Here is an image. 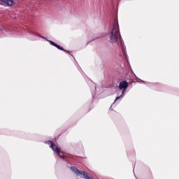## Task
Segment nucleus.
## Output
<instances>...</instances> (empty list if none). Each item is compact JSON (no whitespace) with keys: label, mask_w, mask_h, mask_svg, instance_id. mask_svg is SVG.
<instances>
[{"label":"nucleus","mask_w":179,"mask_h":179,"mask_svg":"<svg viewBox=\"0 0 179 179\" xmlns=\"http://www.w3.org/2000/svg\"><path fill=\"white\" fill-rule=\"evenodd\" d=\"M120 40L121 45H122V38L120 33V25L118 24V18H115L113 29L110 36V43L114 44Z\"/></svg>","instance_id":"obj_1"},{"label":"nucleus","mask_w":179,"mask_h":179,"mask_svg":"<svg viewBox=\"0 0 179 179\" xmlns=\"http://www.w3.org/2000/svg\"><path fill=\"white\" fill-rule=\"evenodd\" d=\"M71 171H73L76 176H78V177H82V178H85V179H94L93 176L87 173V172H85L83 171H80L78 169V168L71 166Z\"/></svg>","instance_id":"obj_2"},{"label":"nucleus","mask_w":179,"mask_h":179,"mask_svg":"<svg viewBox=\"0 0 179 179\" xmlns=\"http://www.w3.org/2000/svg\"><path fill=\"white\" fill-rule=\"evenodd\" d=\"M48 143L49 145H50V149H52V150H53V152H55V153L58 155V156H59V157H61V159H65L64 155H60L61 150L59 149V148L57 145H55L52 141H48Z\"/></svg>","instance_id":"obj_3"},{"label":"nucleus","mask_w":179,"mask_h":179,"mask_svg":"<svg viewBox=\"0 0 179 179\" xmlns=\"http://www.w3.org/2000/svg\"><path fill=\"white\" fill-rule=\"evenodd\" d=\"M127 87H128V82L127 81H122L120 85H119V89H120V90H122V95H120V96H117L115 101H117V100H120V99H121L122 97V96H124V93L125 92V90H127Z\"/></svg>","instance_id":"obj_4"},{"label":"nucleus","mask_w":179,"mask_h":179,"mask_svg":"<svg viewBox=\"0 0 179 179\" xmlns=\"http://www.w3.org/2000/svg\"><path fill=\"white\" fill-rule=\"evenodd\" d=\"M0 5H5L6 6H13L15 5V0H0Z\"/></svg>","instance_id":"obj_5"},{"label":"nucleus","mask_w":179,"mask_h":179,"mask_svg":"<svg viewBox=\"0 0 179 179\" xmlns=\"http://www.w3.org/2000/svg\"><path fill=\"white\" fill-rule=\"evenodd\" d=\"M48 41L51 44V45H53V47H56L58 50H60L61 51H64V52H67L66 50L64 49V48L61 47L58 44L54 43L52 41L48 40Z\"/></svg>","instance_id":"obj_6"}]
</instances>
